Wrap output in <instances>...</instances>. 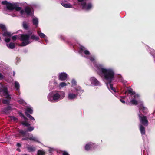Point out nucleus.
Wrapping results in <instances>:
<instances>
[{
  "instance_id": "obj_1",
  "label": "nucleus",
  "mask_w": 155,
  "mask_h": 155,
  "mask_svg": "<svg viewBox=\"0 0 155 155\" xmlns=\"http://www.w3.org/2000/svg\"><path fill=\"white\" fill-rule=\"evenodd\" d=\"M79 53L83 55V53L85 56V57L89 59L92 62L95 67V69L97 74L102 78L104 81L106 82L108 89L112 92L113 91L114 93L113 94L115 96L118 97V94L117 93V90L113 87V85L110 83L114 79L115 73L114 70L111 68H107L103 65L99 64L96 61L95 58L91 54L89 51L83 46L80 47Z\"/></svg>"
},
{
  "instance_id": "obj_2",
  "label": "nucleus",
  "mask_w": 155,
  "mask_h": 155,
  "mask_svg": "<svg viewBox=\"0 0 155 155\" xmlns=\"http://www.w3.org/2000/svg\"><path fill=\"white\" fill-rule=\"evenodd\" d=\"M2 4L5 5L8 10H12L15 9L17 11H20V13L21 16H23L25 15L32 16L33 15V11L32 9L28 7H26L24 9H21V8L18 7L16 3H12L8 2L6 1H2Z\"/></svg>"
},
{
  "instance_id": "obj_3",
  "label": "nucleus",
  "mask_w": 155,
  "mask_h": 155,
  "mask_svg": "<svg viewBox=\"0 0 155 155\" xmlns=\"http://www.w3.org/2000/svg\"><path fill=\"white\" fill-rule=\"evenodd\" d=\"M128 91L130 94V99L131 100L130 103L132 104L135 105L140 104L139 106L140 112L142 111L144 113H146L147 112V109L143 106L142 102L138 100L139 95L138 94H136L131 88L128 89Z\"/></svg>"
},
{
  "instance_id": "obj_4",
  "label": "nucleus",
  "mask_w": 155,
  "mask_h": 155,
  "mask_svg": "<svg viewBox=\"0 0 155 155\" xmlns=\"http://www.w3.org/2000/svg\"><path fill=\"white\" fill-rule=\"evenodd\" d=\"M65 96V93L64 91H54L49 93L47 98L49 101L53 102L62 100Z\"/></svg>"
},
{
  "instance_id": "obj_5",
  "label": "nucleus",
  "mask_w": 155,
  "mask_h": 155,
  "mask_svg": "<svg viewBox=\"0 0 155 155\" xmlns=\"http://www.w3.org/2000/svg\"><path fill=\"white\" fill-rule=\"evenodd\" d=\"M39 38L32 34V32H30L28 34H23L21 35L20 40L22 42L20 46H24L31 43L32 41L31 40L38 41L39 40Z\"/></svg>"
},
{
  "instance_id": "obj_6",
  "label": "nucleus",
  "mask_w": 155,
  "mask_h": 155,
  "mask_svg": "<svg viewBox=\"0 0 155 155\" xmlns=\"http://www.w3.org/2000/svg\"><path fill=\"white\" fill-rule=\"evenodd\" d=\"M84 90L79 86L74 89H70L68 91L67 97L70 100H74L76 99L79 94L84 92Z\"/></svg>"
},
{
  "instance_id": "obj_7",
  "label": "nucleus",
  "mask_w": 155,
  "mask_h": 155,
  "mask_svg": "<svg viewBox=\"0 0 155 155\" xmlns=\"http://www.w3.org/2000/svg\"><path fill=\"white\" fill-rule=\"evenodd\" d=\"M0 28L3 31V35L5 37V41L6 42H8L10 41V37L13 34L10 32H8L6 30V28L5 26L2 24H0Z\"/></svg>"
},
{
  "instance_id": "obj_8",
  "label": "nucleus",
  "mask_w": 155,
  "mask_h": 155,
  "mask_svg": "<svg viewBox=\"0 0 155 155\" xmlns=\"http://www.w3.org/2000/svg\"><path fill=\"white\" fill-rule=\"evenodd\" d=\"M0 95L7 98H10V96L8 92L7 87L3 85L1 83H0Z\"/></svg>"
},
{
  "instance_id": "obj_9",
  "label": "nucleus",
  "mask_w": 155,
  "mask_h": 155,
  "mask_svg": "<svg viewBox=\"0 0 155 155\" xmlns=\"http://www.w3.org/2000/svg\"><path fill=\"white\" fill-rule=\"evenodd\" d=\"M87 0H78V4L81 6L83 9L85 10H89L91 9L92 7L91 3L86 4Z\"/></svg>"
},
{
  "instance_id": "obj_10",
  "label": "nucleus",
  "mask_w": 155,
  "mask_h": 155,
  "mask_svg": "<svg viewBox=\"0 0 155 155\" xmlns=\"http://www.w3.org/2000/svg\"><path fill=\"white\" fill-rule=\"evenodd\" d=\"M138 116L140 122L144 126H147L148 125V121L146 117L141 114L140 113L139 114Z\"/></svg>"
},
{
  "instance_id": "obj_11",
  "label": "nucleus",
  "mask_w": 155,
  "mask_h": 155,
  "mask_svg": "<svg viewBox=\"0 0 155 155\" xmlns=\"http://www.w3.org/2000/svg\"><path fill=\"white\" fill-rule=\"evenodd\" d=\"M91 84L96 86H100L101 84L99 81L95 77H91L90 79Z\"/></svg>"
},
{
  "instance_id": "obj_12",
  "label": "nucleus",
  "mask_w": 155,
  "mask_h": 155,
  "mask_svg": "<svg viewBox=\"0 0 155 155\" xmlns=\"http://www.w3.org/2000/svg\"><path fill=\"white\" fill-rule=\"evenodd\" d=\"M34 128L33 127H31L28 128V130L26 131L20 130H19L20 133L24 136H25L27 135L26 133L27 131H31L33 130Z\"/></svg>"
},
{
  "instance_id": "obj_13",
  "label": "nucleus",
  "mask_w": 155,
  "mask_h": 155,
  "mask_svg": "<svg viewBox=\"0 0 155 155\" xmlns=\"http://www.w3.org/2000/svg\"><path fill=\"white\" fill-rule=\"evenodd\" d=\"M94 144L91 142L89 143L86 145L85 147V150H91L94 147Z\"/></svg>"
},
{
  "instance_id": "obj_14",
  "label": "nucleus",
  "mask_w": 155,
  "mask_h": 155,
  "mask_svg": "<svg viewBox=\"0 0 155 155\" xmlns=\"http://www.w3.org/2000/svg\"><path fill=\"white\" fill-rule=\"evenodd\" d=\"M67 74L64 72H62L59 74V79L61 81H64L65 80L67 77Z\"/></svg>"
},
{
  "instance_id": "obj_15",
  "label": "nucleus",
  "mask_w": 155,
  "mask_h": 155,
  "mask_svg": "<svg viewBox=\"0 0 155 155\" xmlns=\"http://www.w3.org/2000/svg\"><path fill=\"white\" fill-rule=\"evenodd\" d=\"M28 135L29 136V140L40 143V142L39 141L37 137H34L32 134H28Z\"/></svg>"
},
{
  "instance_id": "obj_16",
  "label": "nucleus",
  "mask_w": 155,
  "mask_h": 155,
  "mask_svg": "<svg viewBox=\"0 0 155 155\" xmlns=\"http://www.w3.org/2000/svg\"><path fill=\"white\" fill-rule=\"evenodd\" d=\"M14 87L15 89L17 91L18 94L17 93V94H20V84L18 82L15 81L14 82Z\"/></svg>"
},
{
  "instance_id": "obj_17",
  "label": "nucleus",
  "mask_w": 155,
  "mask_h": 155,
  "mask_svg": "<svg viewBox=\"0 0 155 155\" xmlns=\"http://www.w3.org/2000/svg\"><path fill=\"white\" fill-rule=\"evenodd\" d=\"M61 4L63 7L66 8H72V5L66 2H62L61 3Z\"/></svg>"
},
{
  "instance_id": "obj_18",
  "label": "nucleus",
  "mask_w": 155,
  "mask_h": 155,
  "mask_svg": "<svg viewBox=\"0 0 155 155\" xmlns=\"http://www.w3.org/2000/svg\"><path fill=\"white\" fill-rule=\"evenodd\" d=\"M26 148L28 151L29 152H33L36 150L35 147L32 146L28 145L26 147Z\"/></svg>"
},
{
  "instance_id": "obj_19",
  "label": "nucleus",
  "mask_w": 155,
  "mask_h": 155,
  "mask_svg": "<svg viewBox=\"0 0 155 155\" xmlns=\"http://www.w3.org/2000/svg\"><path fill=\"white\" fill-rule=\"evenodd\" d=\"M32 22L36 27H38V20L37 18L35 17H33L32 18Z\"/></svg>"
},
{
  "instance_id": "obj_20",
  "label": "nucleus",
  "mask_w": 155,
  "mask_h": 155,
  "mask_svg": "<svg viewBox=\"0 0 155 155\" xmlns=\"http://www.w3.org/2000/svg\"><path fill=\"white\" fill-rule=\"evenodd\" d=\"M11 109L12 108L11 107L8 106L4 109L3 112L4 113L8 114L9 113L11 110Z\"/></svg>"
},
{
  "instance_id": "obj_21",
  "label": "nucleus",
  "mask_w": 155,
  "mask_h": 155,
  "mask_svg": "<svg viewBox=\"0 0 155 155\" xmlns=\"http://www.w3.org/2000/svg\"><path fill=\"white\" fill-rule=\"evenodd\" d=\"M7 72L5 71H2V72H0V80H2L5 77Z\"/></svg>"
},
{
  "instance_id": "obj_22",
  "label": "nucleus",
  "mask_w": 155,
  "mask_h": 155,
  "mask_svg": "<svg viewBox=\"0 0 155 155\" xmlns=\"http://www.w3.org/2000/svg\"><path fill=\"white\" fill-rule=\"evenodd\" d=\"M37 33L39 37L41 38H45L46 36L43 33L41 32L40 31H38Z\"/></svg>"
},
{
  "instance_id": "obj_23",
  "label": "nucleus",
  "mask_w": 155,
  "mask_h": 155,
  "mask_svg": "<svg viewBox=\"0 0 155 155\" xmlns=\"http://www.w3.org/2000/svg\"><path fill=\"white\" fill-rule=\"evenodd\" d=\"M139 128L141 134L142 135L144 134L145 133V130L144 127L141 124H140Z\"/></svg>"
},
{
  "instance_id": "obj_24",
  "label": "nucleus",
  "mask_w": 155,
  "mask_h": 155,
  "mask_svg": "<svg viewBox=\"0 0 155 155\" xmlns=\"http://www.w3.org/2000/svg\"><path fill=\"white\" fill-rule=\"evenodd\" d=\"M6 45L10 49H12L15 47V45L14 43L12 42L10 43L9 44H7Z\"/></svg>"
},
{
  "instance_id": "obj_25",
  "label": "nucleus",
  "mask_w": 155,
  "mask_h": 155,
  "mask_svg": "<svg viewBox=\"0 0 155 155\" xmlns=\"http://www.w3.org/2000/svg\"><path fill=\"white\" fill-rule=\"evenodd\" d=\"M26 111L25 112H26L27 113H28L30 114H32L33 112L32 108L30 107H27L26 109Z\"/></svg>"
},
{
  "instance_id": "obj_26",
  "label": "nucleus",
  "mask_w": 155,
  "mask_h": 155,
  "mask_svg": "<svg viewBox=\"0 0 155 155\" xmlns=\"http://www.w3.org/2000/svg\"><path fill=\"white\" fill-rule=\"evenodd\" d=\"M17 101L21 104L25 105L26 104V103L22 99H18Z\"/></svg>"
},
{
  "instance_id": "obj_27",
  "label": "nucleus",
  "mask_w": 155,
  "mask_h": 155,
  "mask_svg": "<svg viewBox=\"0 0 155 155\" xmlns=\"http://www.w3.org/2000/svg\"><path fill=\"white\" fill-rule=\"evenodd\" d=\"M23 27L25 29L27 30L28 28V24L25 21H24L23 22Z\"/></svg>"
},
{
  "instance_id": "obj_28",
  "label": "nucleus",
  "mask_w": 155,
  "mask_h": 155,
  "mask_svg": "<svg viewBox=\"0 0 155 155\" xmlns=\"http://www.w3.org/2000/svg\"><path fill=\"white\" fill-rule=\"evenodd\" d=\"M71 83H72L71 87L74 88L73 89H74V88L77 87L78 86H76V87H75V86L76 85V82L74 79H73L72 80V81H71Z\"/></svg>"
},
{
  "instance_id": "obj_29",
  "label": "nucleus",
  "mask_w": 155,
  "mask_h": 155,
  "mask_svg": "<svg viewBox=\"0 0 155 155\" xmlns=\"http://www.w3.org/2000/svg\"><path fill=\"white\" fill-rule=\"evenodd\" d=\"M67 85V84L64 82H62L60 83L59 84V87L63 88Z\"/></svg>"
},
{
  "instance_id": "obj_30",
  "label": "nucleus",
  "mask_w": 155,
  "mask_h": 155,
  "mask_svg": "<svg viewBox=\"0 0 155 155\" xmlns=\"http://www.w3.org/2000/svg\"><path fill=\"white\" fill-rule=\"evenodd\" d=\"M25 115L30 119H31V120H34V121H35V119L34 118L32 117L31 115H30V114H28V113H27L26 112H25Z\"/></svg>"
},
{
  "instance_id": "obj_31",
  "label": "nucleus",
  "mask_w": 155,
  "mask_h": 155,
  "mask_svg": "<svg viewBox=\"0 0 155 155\" xmlns=\"http://www.w3.org/2000/svg\"><path fill=\"white\" fill-rule=\"evenodd\" d=\"M45 154V152L42 150H40L38 151V155H44Z\"/></svg>"
},
{
  "instance_id": "obj_32",
  "label": "nucleus",
  "mask_w": 155,
  "mask_h": 155,
  "mask_svg": "<svg viewBox=\"0 0 155 155\" xmlns=\"http://www.w3.org/2000/svg\"><path fill=\"white\" fill-rule=\"evenodd\" d=\"M150 53L152 56L155 57V50L153 49H151Z\"/></svg>"
},
{
  "instance_id": "obj_33",
  "label": "nucleus",
  "mask_w": 155,
  "mask_h": 155,
  "mask_svg": "<svg viewBox=\"0 0 155 155\" xmlns=\"http://www.w3.org/2000/svg\"><path fill=\"white\" fill-rule=\"evenodd\" d=\"M2 102L3 103L5 104H8L9 102V100L8 99H5L2 100Z\"/></svg>"
},
{
  "instance_id": "obj_34",
  "label": "nucleus",
  "mask_w": 155,
  "mask_h": 155,
  "mask_svg": "<svg viewBox=\"0 0 155 155\" xmlns=\"http://www.w3.org/2000/svg\"><path fill=\"white\" fill-rule=\"evenodd\" d=\"M22 124L23 125L27 127H28L30 125V124H29L26 122H22Z\"/></svg>"
},
{
  "instance_id": "obj_35",
  "label": "nucleus",
  "mask_w": 155,
  "mask_h": 155,
  "mask_svg": "<svg viewBox=\"0 0 155 155\" xmlns=\"http://www.w3.org/2000/svg\"><path fill=\"white\" fill-rule=\"evenodd\" d=\"M10 117L11 120H13L14 121H16V120H17V118L14 117V116H10Z\"/></svg>"
},
{
  "instance_id": "obj_36",
  "label": "nucleus",
  "mask_w": 155,
  "mask_h": 155,
  "mask_svg": "<svg viewBox=\"0 0 155 155\" xmlns=\"http://www.w3.org/2000/svg\"><path fill=\"white\" fill-rule=\"evenodd\" d=\"M17 35H15L14 36H13L12 38L13 40L15 41L16 40L17 38Z\"/></svg>"
},
{
  "instance_id": "obj_37",
  "label": "nucleus",
  "mask_w": 155,
  "mask_h": 155,
  "mask_svg": "<svg viewBox=\"0 0 155 155\" xmlns=\"http://www.w3.org/2000/svg\"><path fill=\"white\" fill-rule=\"evenodd\" d=\"M20 115L21 117H22L24 118L25 120H26L27 119V118L26 117H25L24 115L21 113H20Z\"/></svg>"
},
{
  "instance_id": "obj_38",
  "label": "nucleus",
  "mask_w": 155,
  "mask_h": 155,
  "mask_svg": "<svg viewBox=\"0 0 155 155\" xmlns=\"http://www.w3.org/2000/svg\"><path fill=\"white\" fill-rule=\"evenodd\" d=\"M54 150V149L53 148H49V151L50 153H51Z\"/></svg>"
},
{
  "instance_id": "obj_39",
  "label": "nucleus",
  "mask_w": 155,
  "mask_h": 155,
  "mask_svg": "<svg viewBox=\"0 0 155 155\" xmlns=\"http://www.w3.org/2000/svg\"><path fill=\"white\" fill-rule=\"evenodd\" d=\"M28 137H29V136H28ZM29 139V137H26V138H23L22 139V140H28Z\"/></svg>"
},
{
  "instance_id": "obj_40",
  "label": "nucleus",
  "mask_w": 155,
  "mask_h": 155,
  "mask_svg": "<svg viewBox=\"0 0 155 155\" xmlns=\"http://www.w3.org/2000/svg\"><path fill=\"white\" fill-rule=\"evenodd\" d=\"M63 155H69L67 152H64L63 153Z\"/></svg>"
},
{
  "instance_id": "obj_41",
  "label": "nucleus",
  "mask_w": 155,
  "mask_h": 155,
  "mask_svg": "<svg viewBox=\"0 0 155 155\" xmlns=\"http://www.w3.org/2000/svg\"><path fill=\"white\" fill-rule=\"evenodd\" d=\"M11 15L12 16V17H15L17 16V15L15 13H12V14H11Z\"/></svg>"
},
{
  "instance_id": "obj_42",
  "label": "nucleus",
  "mask_w": 155,
  "mask_h": 155,
  "mask_svg": "<svg viewBox=\"0 0 155 155\" xmlns=\"http://www.w3.org/2000/svg\"><path fill=\"white\" fill-rule=\"evenodd\" d=\"M120 101L123 103H125V101L124 100H123L122 99H120Z\"/></svg>"
},
{
  "instance_id": "obj_43",
  "label": "nucleus",
  "mask_w": 155,
  "mask_h": 155,
  "mask_svg": "<svg viewBox=\"0 0 155 155\" xmlns=\"http://www.w3.org/2000/svg\"><path fill=\"white\" fill-rule=\"evenodd\" d=\"M17 146L18 147H20L21 146V144L19 143H18L17 144Z\"/></svg>"
},
{
  "instance_id": "obj_44",
  "label": "nucleus",
  "mask_w": 155,
  "mask_h": 155,
  "mask_svg": "<svg viewBox=\"0 0 155 155\" xmlns=\"http://www.w3.org/2000/svg\"><path fill=\"white\" fill-rule=\"evenodd\" d=\"M45 41L46 42H47L48 40H47V36H46V38H45Z\"/></svg>"
},
{
  "instance_id": "obj_45",
  "label": "nucleus",
  "mask_w": 155,
  "mask_h": 155,
  "mask_svg": "<svg viewBox=\"0 0 155 155\" xmlns=\"http://www.w3.org/2000/svg\"><path fill=\"white\" fill-rule=\"evenodd\" d=\"M19 60V58H16V60L17 61H18Z\"/></svg>"
},
{
  "instance_id": "obj_46",
  "label": "nucleus",
  "mask_w": 155,
  "mask_h": 155,
  "mask_svg": "<svg viewBox=\"0 0 155 155\" xmlns=\"http://www.w3.org/2000/svg\"><path fill=\"white\" fill-rule=\"evenodd\" d=\"M17 150L19 152H20L21 150H20L19 148H18L17 149Z\"/></svg>"
},
{
  "instance_id": "obj_47",
  "label": "nucleus",
  "mask_w": 155,
  "mask_h": 155,
  "mask_svg": "<svg viewBox=\"0 0 155 155\" xmlns=\"http://www.w3.org/2000/svg\"><path fill=\"white\" fill-rule=\"evenodd\" d=\"M125 97V96H122L121 97V98H123V99H124Z\"/></svg>"
},
{
  "instance_id": "obj_48",
  "label": "nucleus",
  "mask_w": 155,
  "mask_h": 155,
  "mask_svg": "<svg viewBox=\"0 0 155 155\" xmlns=\"http://www.w3.org/2000/svg\"><path fill=\"white\" fill-rule=\"evenodd\" d=\"M22 155H29L25 154H22Z\"/></svg>"
},
{
  "instance_id": "obj_49",
  "label": "nucleus",
  "mask_w": 155,
  "mask_h": 155,
  "mask_svg": "<svg viewBox=\"0 0 155 155\" xmlns=\"http://www.w3.org/2000/svg\"><path fill=\"white\" fill-rule=\"evenodd\" d=\"M54 84H57V83L56 82H54Z\"/></svg>"
},
{
  "instance_id": "obj_50",
  "label": "nucleus",
  "mask_w": 155,
  "mask_h": 155,
  "mask_svg": "<svg viewBox=\"0 0 155 155\" xmlns=\"http://www.w3.org/2000/svg\"><path fill=\"white\" fill-rule=\"evenodd\" d=\"M15 74V73L14 72H13V75H14Z\"/></svg>"
},
{
  "instance_id": "obj_51",
  "label": "nucleus",
  "mask_w": 155,
  "mask_h": 155,
  "mask_svg": "<svg viewBox=\"0 0 155 155\" xmlns=\"http://www.w3.org/2000/svg\"><path fill=\"white\" fill-rule=\"evenodd\" d=\"M68 84H70V83H68Z\"/></svg>"
}]
</instances>
